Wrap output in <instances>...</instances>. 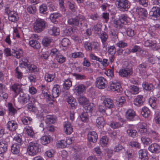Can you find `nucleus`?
Returning <instances> with one entry per match:
<instances>
[{"label": "nucleus", "mask_w": 160, "mask_h": 160, "mask_svg": "<svg viewBox=\"0 0 160 160\" xmlns=\"http://www.w3.org/2000/svg\"><path fill=\"white\" fill-rule=\"evenodd\" d=\"M107 83V81L105 78L102 77H99L96 79V86L99 89H103L105 88Z\"/></svg>", "instance_id": "obj_8"}, {"label": "nucleus", "mask_w": 160, "mask_h": 160, "mask_svg": "<svg viewBox=\"0 0 160 160\" xmlns=\"http://www.w3.org/2000/svg\"><path fill=\"white\" fill-rule=\"evenodd\" d=\"M143 88L147 91H152L154 90V87L151 83H149L146 82H144L142 84Z\"/></svg>", "instance_id": "obj_31"}, {"label": "nucleus", "mask_w": 160, "mask_h": 160, "mask_svg": "<svg viewBox=\"0 0 160 160\" xmlns=\"http://www.w3.org/2000/svg\"><path fill=\"white\" fill-rule=\"evenodd\" d=\"M72 86V82L71 80L67 79L65 80L63 85V87L64 89L68 90Z\"/></svg>", "instance_id": "obj_46"}, {"label": "nucleus", "mask_w": 160, "mask_h": 160, "mask_svg": "<svg viewBox=\"0 0 160 160\" xmlns=\"http://www.w3.org/2000/svg\"><path fill=\"white\" fill-rule=\"evenodd\" d=\"M56 58L57 62L60 64L63 63L66 61V58L61 54H59L56 56Z\"/></svg>", "instance_id": "obj_47"}, {"label": "nucleus", "mask_w": 160, "mask_h": 160, "mask_svg": "<svg viewBox=\"0 0 160 160\" xmlns=\"http://www.w3.org/2000/svg\"><path fill=\"white\" fill-rule=\"evenodd\" d=\"M135 116V112L132 109L128 110L126 112V117L127 119L131 121Z\"/></svg>", "instance_id": "obj_30"}, {"label": "nucleus", "mask_w": 160, "mask_h": 160, "mask_svg": "<svg viewBox=\"0 0 160 160\" xmlns=\"http://www.w3.org/2000/svg\"><path fill=\"white\" fill-rule=\"evenodd\" d=\"M110 125L112 128L116 129L121 127L122 124L118 122H113L110 123Z\"/></svg>", "instance_id": "obj_57"}, {"label": "nucleus", "mask_w": 160, "mask_h": 160, "mask_svg": "<svg viewBox=\"0 0 160 160\" xmlns=\"http://www.w3.org/2000/svg\"><path fill=\"white\" fill-rule=\"evenodd\" d=\"M20 146L16 144H13L11 147V152L13 154H18L20 151Z\"/></svg>", "instance_id": "obj_37"}, {"label": "nucleus", "mask_w": 160, "mask_h": 160, "mask_svg": "<svg viewBox=\"0 0 160 160\" xmlns=\"http://www.w3.org/2000/svg\"><path fill=\"white\" fill-rule=\"evenodd\" d=\"M86 87L82 84L78 85L75 87V90L79 94L82 93L86 90Z\"/></svg>", "instance_id": "obj_33"}, {"label": "nucleus", "mask_w": 160, "mask_h": 160, "mask_svg": "<svg viewBox=\"0 0 160 160\" xmlns=\"http://www.w3.org/2000/svg\"><path fill=\"white\" fill-rule=\"evenodd\" d=\"M89 113L86 112V111H83L80 116L81 120L83 122H87L89 119Z\"/></svg>", "instance_id": "obj_42"}, {"label": "nucleus", "mask_w": 160, "mask_h": 160, "mask_svg": "<svg viewBox=\"0 0 160 160\" xmlns=\"http://www.w3.org/2000/svg\"><path fill=\"white\" fill-rule=\"evenodd\" d=\"M12 55L17 58H20L22 55V51L20 50V51H14L12 52Z\"/></svg>", "instance_id": "obj_61"}, {"label": "nucleus", "mask_w": 160, "mask_h": 160, "mask_svg": "<svg viewBox=\"0 0 160 160\" xmlns=\"http://www.w3.org/2000/svg\"><path fill=\"white\" fill-rule=\"evenodd\" d=\"M72 74L75 77V78L78 80H82L86 79V76L84 75L78 74L76 73H72Z\"/></svg>", "instance_id": "obj_53"}, {"label": "nucleus", "mask_w": 160, "mask_h": 160, "mask_svg": "<svg viewBox=\"0 0 160 160\" xmlns=\"http://www.w3.org/2000/svg\"><path fill=\"white\" fill-rule=\"evenodd\" d=\"M108 37V36L107 34L105 32H103L101 34L100 38L101 41L103 45L105 44V42L107 41Z\"/></svg>", "instance_id": "obj_58"}, {"label": "nucleus", "mask_w": 160, "mask_h": 160, "mask_svg": "<svg viewBox=\"0 0 160 160\" xmlns=\"http://www.w3.org/2000/svg\"><path fill=\"white\" fill-rule=\"evenodd\" d=\"M130 87V92L132 94H136L138 93L139 88L138 87L134 85L131 86Z\"/></svg>", "instance_id": "obj_60"}, {"label": "nucleus", "mask_w": 160, "mask_h": 160, "mask_svg": "<svg viewBox=\"0 0 160 160\" xmlns=\"http://www.w3.org/2000/svg\"><path fill=\"white\" fill-rule=\"evenodd\" d=\"M22 123L24 125H28L31 124L32 122V119L29 117L24 116L21 119Z\"/></svg>", "instance_id": "obj_38"}, {"label": "nucleus", "mask_w": 160, "mask_h": 160, "mask_svg": "<svg viewBox=\"0 0 160 160\" xmlns=\"http://www.w3.org/2000/svg\"><path fill=\"white\" fill-rule=\"evenodd\" d=\"M60 30L59 28L53 27L48 30V32L50 35L56 36L59 34Z\"/></svg>", "instance_id": "obj_34"}, {"label": "nucleus", "mask_w": 160, "mask_h": 160, "mask_svg": "<svg viewBox=\"0 0 160 160\" xmlns=\"http://www.w3.org/2000/svg\"><path fill=\"white\" fill-rule=\"evenodd\" d=\"M27 67L29 71L31 72L36 73L37 72L39 71L38 69L37 66L33 64L29 65Z\"/></svg>", "instance_id": "obj_44"}, {"label": "nucleus", "mask_w": 160, "mask_h": 160, "mask_svg": "<svg viewBox=\"0 0 160 160\" xmlns=\"http://www.w3.org/2000/svg\"><path fill=\"white\" fill-rule=\"evenodd\" d=\"M67 146L66 140H62L58 141L57 143V146L58 148H64Z\"/></svg>", "instance_id": "obj_56"}, {"label": "nucleus", "mask_w": 160, "mask_h": 160, "mask_svg": "<svg viewBox=\"0 0 160 160\" xmlns=\"http://www.w3.org/2000/svg\"><path fill=\"white\" fill-rule=\"evenodd\" d=\"M87 21L85 18L82 15L79 14L74 18L69 19L68 20V23L74 26H83L87 27L88 25L86 23Z\"/></svg>", "instance_id": "obj_1"}, {"label": "nucleus", "mask_w": 160, "mask_h": 160, "mask_svg": "<svg viewBox=\"0 0 160 160\" xmlns=\"http://www.w3.org/2000/svg\"><path fill=\"white\" fill-rule=\"evenodd\" d=\"M154 119L156 123L160 124V111L158 110L155 111Z\"/></svg>", "instance_id": "obj_52"}, {"label": "nucleus", "mask_w": 160, "mask_h": 160, "mask_svg": "<svg viewBox=\"0 0 160 160\" xmlns=\"http://www.w3.org/2000/svg\"><path fill=\"white\" fill-rule=\"evenodd\" d=\"M15 77L19 79H21L22 77L23 74L21 70L17 67L15 70Z\"/></svg>", "instance_id": "obj_48"}, {"label": "nucleus", "mask_w": 160, "mask_h": 160, "mask_svg": "<svg viewBox=\"0 0 160 160\" xmlns=\"http://www.w3.org/2000/svg\"><path fill=\"white\" fill-rule=\"evenodd\" d=\"M84 57V54L81 52H76L72 53V57L74 58H82Z\"/></svg>", "instance_id": "obj_54"}, {"label": "nucleus", "mask_w": 160, "mask_h": 160, "mask_svg": "<svg viewBox=\"0 0 160 160\" xmlns=\"http://www.w3.org/2000/svg\"><path fill=\"white\" fill-rule=\"evenodd\" d=\"M55 78V76L53 74L46 73L44 76L45 80L48 82H51Z\"/></svg>", "instance_id": "obj_59"}, {"label": "nucleus", "mask_w": 160, "mask_h": 160, "mask_svg": "<svg viewBox=\"0 0 160 160\" xmlns=\"http://www.w3.org/2000/svg\"><path fill=\"white\" fill-rule=\"evenodd\" d=\"M67 102L71 105V107H74L77 104L76 100L73 97L70 96L68 97Z\"/></svg>", "instance_id": "obj_43"}, {"label": "nucleus", "mask_w": 160, "mask_h": 160, "mask_svg": "<svg viewBox=\"0 0 160 160\" xmlns=\"http://www.w3.org/2000/svg\"><path fill=\"white\" fill-rule=\"evenodd\" d=\"M8 142V138L0 142V154H3L7 151Z\"/></svg>", "instance_id": "obj_11"}, {"label": "nucleus", "mask_w": 160, "mask_h": 160, "mask_svg": "<svg viewBox=\"0 0 160 160\" xmlns=\"http://www.w3.org/2000/svg\"><path fill=\"white\" fill-rule=\"evenodd\" d=\"M127 132L130 137L133 138L136 137L138 135L137 132L135 130L129 129L127 130Z\"/></svg>", "instance_id": "obj_45"}, {"label": "nucleus", "mask_w": 160, "mask_h": 160, "mask_svg": "<svg viewBox=\"0 0 160 160\" xmlns=\"http://www.w3.org/2000/svg\"><path fill=\"white\" fill-rule=\"evenodd\" d=\"M56 121V118L54 116L48 115L46 116L45 122L47 124L54 123Z\"/></svg>", "instance_id": "obj_28"}, {"label": "nucleus", "mask_w": 160, "mask_h": 160, "mask_svg": "<svg viewBox=\"0 0 160 160\" xmlns=\"http://www.w3.org/2000/svg\"><path fill=\"white\" fill-rule=\"evenodd\" d=\"M10 89L17 94L22 92V84L18 83H15L12 85Z\"/></svg>", "instance_id": "obj_18"}, {"label": "nucleus", "mask_w": 160, "mask_h": 160, "mask_svg": "<svg viewBox=\"0 0 160 160\" xmlns=\"http://www.w3.org/2000/svg\"><path fill=\"white\" fill-rule=\"evenodd\" d=\"M144 45L145 47H150L153 50H158L159 48L158 47H157L155 42L152 40H147L145 41Z\"/></svg>", "instance_id": "obj_19"}, {"label": "nucleus", "mask_w": 160, "mask_h": 160, "mask_svg": "<svg viewBox=\"0 0 160 160\" xmlns=\"http://www.w3.org/2000/svg\"><path fill=\"white\" fill-rule=\"evenodd\" d=\"M125 101V100L124 97H118L116 100V102L117 104L118 105V107H121Z\"/></svg>", "instance_id": "obj_50"}, {"label": "nucleus", "mask_w": 160, "mask_h": 160, "mask_svg": "<svg viewBox=\"0 0 160 160\" xmlns=\"http://www.w3.org/2000/svg\"><path fill=\"white\" fill-rule=\"evenodd\" d=\"M52 91V97H51V95L48 93H47L46 94V96L48 101H53L52 98H56L59 96V93L60 92V89L59 86L58 84L55 85L53 88Z\"/></svg>", "instance_id": "obj_5"}, {"label": "nucleus", "mask_w": 160, "mask_h": 160, "mask_svg": "<svg viewBox=\"0 0 160 160\" xmlns=\"http://www.w3.org/2000/svg\"><path fill=\"white\" fill-rule=\"evenodd\" d=\"M141 140L144 144L148 145L151 143V140L149 138L146 137H142L141 138Z\"/></svg>", "instance_id": "obj_64"}, {"label": "nucleus", "mask_w": 160, "mask_h": 160, "mask_svg": "<svg viewBox=\"0 0 160 160\" xmlns=\"http://www.w3.org/2000/svg\"><path fill=\"white\" fill-rule=\"evenodd\" d=\"M29 44L30 46L34 48L38 49L40 47V43L38 41L35 39L30 40Z\"/></svg>", "instance_id": "obj_29"}, {"label": "nucleus", "mask_w": 160, "mask_h": 160, "mask_svg": "<svg viewBox=\"0 0 160 160\" xmlns=\"http://www.w3.org/2000/svg\"><path fill=\"white\" fill-rule=\"evenodd\" d=\"M22 136L20 134H18L16 135L13 138V140L17 142L14 144L21 146L22 142Z\"/></svg>", "instance_id": "obj_40"}, {"label": "nucleus", "mask_w": 160, "mask_h": 160, "mask_svg": "<svg viewBox=\"0 0 160 160\" xmlns=\"http://www.w3.org/2000/svg\"><path fill=\"white\" fill-rule=\"evenodd\" d=\"M115 4L119 9L123 12L127 11L130 7L129 2L127 0H117Z\"/></svg>", "instance_id": "obj_4"}, {"label": "nucleus", "mask_w": 160, "mask_h": 160, "mask_svg": "<svg viewBox=\"0 0 160 160\" xmlns=\"http://www.w3.org/2000/svg\"><path fill=\"white\" fill-rule=\"evenodd\" d=\"M103 104L107 108L111 109L113 107V101L109 98H105L103 100Z\"/></svg>", "instance_id": "obj_20"}, {"label": "nucleus", "mask_w": 160, "mask_h": 160, "mask_svg": "<svg viewBox=\"0 0 160 160\" xmlns=\"http://www.w3.org/2000/svg\"><path fill=\"white\" fill-rule=\"evenodd\" d=\"M47 9V6L45 4H42L39 7L40 12L41 13L44 14L46 13Z\"/></svg>", "instance_id": "obj_63"}, {"label": "nucleus", "mask_w": 160, "mask_h": 160, "mask_svg": "<svg viewBox=\"0 0 160 160\" xmlns=\"http://www.w3.org/2000/svg\"><path fill=\"white\" fill-rule=\"evenodd\" d=\"M127 16L126 14H121L119 17V20L124 24H126L127 23Z\"/></svg>", "instance_id": "obj_62"}, {"label": "nucleus", "mask_w": 160, "mask_h": 160, "mask_svg": "<svg viewBox=\"0 0 160 160\" xmlns=\"http://www.w3.org/2000/svg\"><path fill=\"white\" fill-rule=\"evenodd\" d=\"M27 150L29 154L31 156L35 155L40 151L39 144L33 142L29 143Z\"/></svg>", "instance_id": "obj_3"}, {"label": "nucleus", "mask_w": 160, "mask_h": 160, "mask_svg": "<svg viewBox=\"0 0 160 160\" xmlns=\"http://www.w3.org/2000/svg\"><path fill=\"white\" fill-rule=\"evenodd\" d=\"M6 126L7 128L11 131H15L18 127L17 123L15 121L12 120L9 121Z\"/></svg>", "instance_id": "obj_14"}, {"label": "nucleus", "mask_w": 160, "mask_h": 160, "mask_svg": "<svg viewBox=\"0 0 160 160\" xmlns=\"http://www.w3.org/2000/svg\"><path fill=\"white\" fill-rule=\"evenodd\" d=\"M150 113V110L147 107H144L142 108L141 114L145 118H148L149 116Z\"/></svg>", "instance_id": "obj_36"}, {"label": "nucleus", "mask_w": 160, "mask_h": 160, "mask_svg": "<svg viewBox=\"0 0 160 160\" xmlns=\"http://www.w3.org/2000/svg\"><path fill=\"white\" fill-rule=\"evenodd\" d=\"M139 158L142 160H148V151L145 149H142L138 152Z\"/></svg>", "instance_id": "obj_22"}, {"label": "nucleus", "mask_w": 160, "mask_h": 160, "mask_svg": "<svg viewBox=\"0 0 160 160\" xmlns=\"http://www.w3.org/2000/svg\"><path fill=\"white\" fill-rule=\"evenodd\" d=\"M157 98L154 97H151L149 99V103L151 107L153 109L156 108Z\"/></svg>", "instance_id": "obj_39"}, {"label": "nucleus", "mask_w": 160, "mask_h": 160, "mask_svg": "<svg viewBox=\"0 0 160 160\" xmlns=\"http://www.w3.org/2000/svg\"><path fill=\"white\" fill-rule=\"evenodd\" d=\"M61 16L59 13H53L51 14L49 18L52 22L56 23L58 22Z\"/></svg>", "instance_id": "obj_27"}, {"label": "nucleus", "mask_w": 160, "mask_h": 160, "mask_svg": "<svg viewBox=\"0 0 160 160\" xmlns=\"http://www.w3.org/2000/svg\"><path fill=\"white\" fill-rule=\"evenodd\" d=\"M8 15V20L12 22H16L19 20L18 15L17 12L12 11Z\"/></svg>", "instance_id": "obj_15"}, {"label": "nucleus", "mask_w": 160, "mask_h": 160, "mask_svg": "<svg viewBox=\"0 0 160 160\" xmlns=\"http://www.w3.org/2000/svg\"><path fill=\"white\" fill-rule=\"evenodd\" d=\"M98 138V135L95 132L92 131L89 132L88 135V139L89 142L95 143Z\"/></svg>", "instance_id": "obj_13"}, {"label": "nucleus", "mask_w": 160, "mask_h": 160, "mask_svg": "<svg viewBox=\"0 0 160 160\" xmlns=\"http://www.w3.org/2000/svg\"><path fill=\"white\" fill-rule=\"evenodd\" d=\"M110 35L114 39L118 38V32L117 29H112L110 32Z\"/></svg>", "instance_id": "obj_49"}, {"label": "nucleus", "mask_w": 160, "mask_h": 160, "mask_svg": "<svg viewBox=\"0 0 160 160\" xmlns=\"http://www.w3.org/2000/svg\"><path fill=\"white\" fill-rule=\"evenodd\" d=\"M148 149L152 153H159L160 152V145L156 143H152L149 147Z\"/></svg>", "instance_id": "obj_12"}, {"label": "nucleus", "mask_w": 160, "mask_h": 160, "mask_svg": "<svg viewBox=\"0 0 160 160\" xmlns=\"http://www.w3.org/2000/svg\"><path fill=\"white\" fill-rule=\"evenodd\" d=\"M96 126L98 128L102 129L105 124V121L102 117H99L96 119Z\"/></svg>", "instance_id": "obj_24"}, {"label": "nucleus", "mask_w": 160, "mask_h": 160, "mask_svg": "<svg viewBox=\"0 0 160 160\" xmlns=\"http://www.w3.org/2000/svg\"><path fill=\"white\" fill-rule=\"evenodd\" d=\"M136 11L140 17L143 19H144L147 16L148 12L145 8H138L137 9Z\"/></svg>", "instance_id": "obj_21"}, {"label": "nucleus", "mask_w": 160, "mask_h": 160, "mask_svg": "<svg viewBox=\"0 0 160 160\" xmlns=\"http://www.w3.org/2000/svg\"><path fill=\"white\" fill-rule=\"evenodd\" d=\"M6 91L5 85L0 83V93L2 95L3 99L6 100L8 97V94L6 92Z\"/></svg>", "instance_id": "obj_25"}, {"label": "nucleus", "mask_w": 160, "mask_h": 160, "mask_svg": "<svg viewBox=\"0 0 160 160\" xmlns=\"http://www.w3.org/2000/svg\"><path fill=\"white\" fill-rule=\"evenodd\" d=\"M8 114L14 117L15 114L17 113V110L13 107L11 103L9 102L8 103Z\"/></svg>", "instance_id": "obj_26"}, {"label": "nucleus", "mask_w": 160, "mask_h": 160, "mask_svg": "<svg viewBox=\"0 0 160 160\" xmlns=\"http://www.w3.org/2000/svg\"><path fill=\"white\" fill-rule=\"evenodd\" d=\"M144 100L142 95H138L134 99V104L138 107H140L143 104Z\"/></svg>", "instance_id": "obj_16"}, {"label": "nucleus", "mask_w": 160, "mask_h": 160, "mask_svg": "<svg viewBox=\"0 0 160 160\" xmlns=\"http://www.w3.org/2000/svg\"><path fill=\"white\" fill-rule=\"evenodd\" d=\"M65 132L68 135L70 134L73 131V128L71 123L69 122H65L64 124Z\"/></svg>", "instance_id": "obj_17"}, {"label": "nucleus", "mask_w": 160, "mask_h": 160, "mask_svg": "<svg viewBox=\"0 0 160 160\" xmlns=\"http://www.w3.org/2000/svg\"><path fill=\"white\" fill-rule=\"evenodd\" d=\"M52 40L50 37H45L42 40V44L44 46L47 47L50 45Z\"/></svg>", "instance_id": "obj_41"}, {"label": "nucleus", "mask_w": 160, "mask_h": 160, "mask_svg": "<svg viewBox=\"0 0 160 160\" xmlns=\"http://www.w3.org/2000/svg\"><path fill=\"white\" fill-rule=\"evenodd\" d=\"M132 72V68H126L120 69L119 74L122 77L128 78L131 76Z\"/></svg>", "instance_id": "obj_9"}, {"label": "nucleus", "mask_w": 160, "mask_h": 160, "mask_svg": "<svg viewBox=\"0 0 160 160\" xmlns=\"http://www.w3.org/2000/svg\"><path fill=\"white\" fill-rule=\"evenodd\" d=\"M108 142V139L105 136L102 137L100 141V143L102 147L106 146Z\"/></svg>", "instance_id": "obj_55"}, {"label": "nucleus", "mask_w": 160, "mask_h": 160, "mask_svg": "<svg viewBox=\"0 0 160 160\" xmlns=\"http://www.w3.org/2000/svg\"><path fill=\"white\" fill-rule=\"evenodd\" d=\"M31 98L28 94H23L22 96H20L18 98V101L20 103L24 104L28 102L30 100Z\"/></svg>", "instance_id": "obj_23"}, {"label": "nucleus", "mask_w": 160, "mask_h": 160, "mask_svg": "<svg viewBox=\"0 0 160 160\" xmlns=\"http://www.w3.org/2000/svg\"><path fill=\"white\" fill-rule=\"evenodd\" d=\"M126 32L127 36L129 37H133L136 33L134 28H132L131 26L126 28Z\"/></svg>", "instance_id": "obj_35"}, {"label": "nucleus", "mask_w": 160, "mask_h": 160, "mask_svg": "<svg viewBox=\"0 0 160 160\" xmlns=\"http://www.w3.org/2000/svg\"><path fill=\"white\" fill-rule=\"evenodd\" d=\"M109 88L112 91H116L118 92L122 91V89L121 85V83L119 81L114 80L110 82Z\"/></svg>", "instance_id": "obj_6"}, {"label": "nucleus", "mask_w": 160, "mask_h": 160, "mask_svg": "<svg viewBox=\"0 0 160 160\" xmlns=\"http://www.w3.org/2000/svg\"><path fill=\"white\" fill-rule=\"evenodd\" d=\"M47 24V22L44 19L38 18L34 23L33 30L36 32H41L45 28Z\"/></svg>", "instance_id": "obj_2"}, {"label": "nucleus", "mask_w": 160, "mask_h": 160, "mask_svg": "<svg viewBox=\"0 0 160 160\" xmlns=\"http://www.w3.org/2000/svg\"><path fill=\"white\" fill-rule=\"evenodd\" d=\"M150 16L154 18V19H157L160 17V8L154 7H153L149 13Z\"/></svg>", "instance_id": "obj_10"}, {"label": "nucleus", "mask_w": 160, "mask_h": 160, "mask_svg": "<svg viewBox=\"0 0 160 160\" xmlns=\"http://www.w3.org/2000/svg\"><path fill=\"white\" fill-rule=\"evenodd\" d=\"M147 125L144 122L141 123L139 125V132L142 135H147L155 133V132L152 130L147 129Z\"/></svg>", "instance_id": "obj_7"}, {"label": "nucleus", "mask_w": 160, "mask_h": 160, "mask_svg": "<svg viewBox=\"0 0 160 160\" xmlns=\"http://www.w3.org/2000/svg\"><path fill=\"white\" fill-rule=\"evenodd\" d=\"M52 138L50 135H45L42 137L41 138V143L45 145L49 143Z\"/></svg>", "instance_id": "obj_32"}, {"label": "nucleus", "mask_w": 160, "mask_h": 160, "mask_svg": "<svg viewBox=\"0 0 160 160\" xmlns=\"http://www.w3.org/2000/svg\"><path fill=\"white\" fill-rule=\"evenodd\" d=\"M25 130L26 133L28 136L32 137L34 135V133L31 127H26L25 128Z\"/></svg>", "instance_id": "obj_51"}]
</instances>
